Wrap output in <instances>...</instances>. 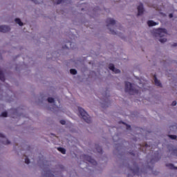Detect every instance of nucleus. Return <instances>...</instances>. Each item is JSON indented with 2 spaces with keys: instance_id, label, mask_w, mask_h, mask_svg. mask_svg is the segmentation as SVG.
I'll return each instance as SVG.
<instances>
[{
  "instance_id": "obj_15",
  "label": "nucleus",
  "mask_w": 177,
  "mask_h": 177,
  "mask_svg": "<svg viewBox=\"0 0 177 177\" xmlns=\"http://www.w3.org/2000/svg\"><path fill=\"white\" fill-rule=\"evenodd\" d=\"M166 167H167V168H169L170 169H177V167H175L172 163L166 164Z\"/></svg>"
},
{
  "instance_id": "obj_27",
  "label": "nucleus",
  "mask_w": 177,
  "mask_h": 177,
  "mask_svg": "<svg viewBox=\"0 0 177 177\" xmlns=\"http://www.w3.org/2000/svg\"><path fill=\"white\" fill-rule=\"evenodd\" d=\"M25 162H26V164H29L30 163V159L28 158H26L25 159Z\"/></svg>"
},
{
  "instance_id": "obj_2",
  "label": "nucleus",
  "mask_w": 177,
  "mask_h": 177,
  "mask_svg": "<svg viewBox=\"0 0 177 177\" xmlns=\"http://www.w3.org/2000/svg\"><path fill=\"white\" fill-rule=\"evenodd\" d=\"M78 111L80 115L85 121V122H87V124H91V122H92V119L91 118V116H89V115L88 114V113H86L85 109H82V107H79Z\"/></svg>"
},
{
  "instance_id": "obj_11",
  "label": "nucleus",
  "mask_w": 177,
  "mask_h": 177,
  "mask_svg": "<svg viewBox=\"0 0 177 177\" xmlns=\"http://www.w3.org/2000/svg\"><path fill=\"white\" fill-rule=\"evenodd\" d=\"M153 77H154L155 85H156V86H160V88H162V84H161V82H160V80H158V79H157V76L156 75H154Z\"/></svg>"
},
{
  "instance_id": "obj_14",
  "label": "nucleus",
  "mask_w": 177,
  "mask_h": 177,
  "mask_svg": "<svg viewBox=\"0 0 177 177\" xmlns=\"http://www.w3.org/2000/svg\"><path fill=\"white\" fill-rule=\"evenodd\" d=\"M147 24L149 27H154V26H157L158 24L153 20H149L147 21Z\"/></svg>"
},
{
  "instance_id": "obj_20",
  "label": "nucleus",
  "mask_w": 177,
  "mask_h": 177,
  "mask_svg": "<svg viewBox=\"0 0 177 177\" xmlns=\"http://www.w3.org/2000/svg\"><path fill=\"white\" fill-rule=\"evenodd\" d=\"M70 73L71 74H72L73 75H75L77 74V70L75 69H71L70 70Z\"/></svg>"
},
{
  "instance_id": "obj_34",
  "label": "nucleus",
  "mask_w": 177,
  "mask_h": 177,
  "mask_svg": "<svg viewBox=\"0 0 177 177\" xmlns=\"http://www.w3.org/2000/svg\"><path fill=\"white\" fill-rule=\"evenodd\" d=\"M169 17H170V18L174 17V15H173L172 14H169Z\"/></svg>"
},
{
  "instance_id": "obj_28",
  "label": "nucleus",
  "mask_w": 177,
  "mask_h": 177,
  "mask_svg": "<svg viewBox=\"0 0 177 177\" xmlns=\"http://www.w3.org/2000/svg\"><path fill=\"white\" fill-rule=\"evenodd\" d=\"M172 153H173L174 156H177V149H174Z\"/></svg>"
},
{
  "instance_id": "obj_5",
  "label": "nucleus",
  "mask_w": 177,
  "mask_h": 177,
  "mask_svg": "<svg viewBox=\"0 0 177 177\" xmlns=\"http://www.w3.org/2000/svg\"><path fill=\"white\" fill-rule=\"evenodd\" d=\"M130 171L133 176L137 175V176H139L140 175L143 174V171L140 172L139 167H138L136 164H133V168H131Z\"/></svg>"
},
{
  "instance_id": "obj_6",
  "label": "nucleus",
  "mask_w": 177,
  "mask_h": 177,
  "mask_svg": "<svg viewBox=\"0 0 177 177\" xmlns=\"http://www.w3.org/2000/svg\"><path fill=\"white\" fill-rule=\"evenodd\" d=\"M109 70H111V71L115 73V74H120V73H121V71L120 69L115 68L114 64H109Z\"/></svg>"
},
{
  "instance_id": "obj_3",
  "label": "nucleus",
  "mask_w": 177,
  "mask_h": 177,
  "mask_svg": "<svg viewBox=\"0 0 177 177\" xmlns=\"http://www.w3.org/2000/svg\"><path fill=\"white\" fill-rule=\"evenodd\" d=\"M168 33L167 32V29L165 28H159L158 30V34L156 37H158V41L159 42H161V44H164V42H167V38L164 37L165 35H167Z\"/></svg>"
},
{
  "instance_id": "obj_32",
  "label": "nucleus",
  "mask_w": 177,
  "mask_h": 177,
  "mask_svg": "<svg viewBox=\"0 0 177 177\" xmlns=\"http://www.w3.org/2000/svg\"><path fill=\"white\" fill-rule=\"evenodd\" d=\"M0 138H5V136L3 133H0Z\"/></svg>"
},
{
  "instance_id": "obj_4",
  "label": "nucleus",
  "mask_w": 177,
  "mask_h": 177,
  "mask_svg": "<svg viewBox=\"0 0 177 177\" xmlns=\"http://www.w3.org/2000/svg\"><path fill=\"white\" fill-rule=\"evenodd\" d=\"M82 158H84V161H88L91 165H93V167L97 165V162L95 160V159L92 158V157L88 156V155H83Z\"/></svg>"
},
{
  "instance_id": "obj_18",
  "label": "nucleus",
  "mask_w": 177,
  "mask_h": 177,
  "mask_svg": "<svg viewBox=\"0 0 177 177\" xmlns=\"http://www.w3.org/2000/svg\"><path fill=\"white\" fill-rule=\"evenodd\" d=\"M58 151H60L62 154H66V149L62 148V147H58L57 148Z\"/></svg>"
},
{
  "instance_id": "obj_19",
  "label": "nucleus",
  "mask_w": 177,
  "mask_h": 177,
  "mask_svg": "<svg viewBox=\"0 0 177 177\" xmlns=\"http://www.w3.org/2000/svg\"><path fill=\"white\" fill-rule=\"evenodd\" d=\"M15 21L17 24H19V26H23V22H21V20L19 18L15 19Z\"/></svg>"
},
{
  "instance_id": "obj_13",
  "label": "nucleus",
  "mask_w": 177,
  "mask_h": 177,
  "mask_svg": "<svg viewBox=\"0 0 177 177\" xmlns=\"http://www.w3.org/2000/svg\"><path fill=\"white\" fill-rule=\"evenodd\" d=\"M44 171L46 172V176L55 177V174H51L50 169H44Z\"/></svg>"
},
{
  "instance_id": "obj_12",
  "label": "nucleus",
  "mask_w": 177,
  "mask_h": 177,
  "mask_svg": "<svg viewBox=\"0 0 177 177\" xmlns=\"http://www.w3.org/2000/svg\"><path fill=\"white\" fill-rule=\"evenodd\" d=\"M95 150L100 154H103V149H102V147H100L99 145H95Z\"/></svg>"
},
{
  "instance_id": "obj_23",
  "label": "nucleus",
  "mask_w": 177,
  "mask_h": 177,
  "mask_svg": "<svg viewBox=\"0 0 177 177\" xmlns=\"http://www.w3.org/2000/svg\"><path fill=\"white\" fill-rule=\"evenodd\" d=\"M169 138H170V139L175 140L177 136L176 135H169Z\"/></svg>"
},
{
  "instance_id": "obj_1",
  "label": "nucleus",
  "mask_w": 177,
  "mask_h": 177,
  "mask_svg": "<svg viewBox=\"0 0 177 177\" xmlns=\"http://www.w3.org/2000/svg\"><path fill=\"white\" fill-rule=\"evenodd\" d=\"M124 91L130 95H136L139 93V90L135 88L129 82H125Z\"/></svg>"
},
{
  "instance_id": "obj_31",
  "label": "nucleus",
  "mask_w": 177,
  "mask_h": 177,
  "mask_svg": "<svg viewBox=\"0 0 177 177\" xmlns=\"http://www.w3.org/2000/svg\"><path fill=\"white\" fill-rule=\"evenodd\" d=\"M127 129H131V125L127 124Z\"/></svg>"
},
{
  "instance_id": "obj_22",
  "label": "nucleus",
  "mask_w": 177,
  "mask_h": 177,
  "mask_svg": "<svg viewBox=\"0 0 177 177\" xmlns=\"http://www.w3.org/2000/svg\"><path fill=\"white\" fill-rule=\"evenodd\" d=\"M109 30L110 31V34H112L113 35H115V34H117V32L114 30H112L110 28H109Z\"/></svg>"
},
{
  "instance_id": "obj_8",
  "label": "nucleus",
  "mask_w": 177,
  "mask_h": 177,
  "mask_svg": "<svg viewBox=\"0 0 177 177\" xmlns=\"http://www.w3.org/2000/svg\"><path fill=\"white\" fill-rule=\"evenodd\" d=\"M106 27H110V26H115V20L111 18L106 19Z\"/></svg>"
},
{
  "instance_id": "obj_17",
  "label": "nucleus",
  "mask_w": 177,
  "mask_h": 177,
  "mask_svg": "<svg viewBox=\"0 0 177 177\" xmlns=\"http://www.w3.org/2000/svg\"><path fill=\"white\" fill-rule=\"evenodd\" d=\"M50 110H51V111H57V110H59V106L56 104H53V107L50 108Z\"/></svg>"
},
{
  "instance_id": "obj_35",
  "label": "nucleus",
  "mask_w": 177,
  "mask_h": 177,
  "mask_svg": "<svg viewBox=\"0 0 177 177\" xmlns=\"http://www.w3.org/2000/svg\"><path fill=\"white\" fill-rule=\"evenodd\" d=\"M172 46H177V43H174Z\"/></svg>"
},
{
  "instance_id": "obj_21",
  "label": "nucleus",
  "mask_w": 177,
  "mask_h": 177,
  "mask_svg": "<svg viewBox=\"0 0 177 177\" xmlns=\"http://www.w3.org/2000/svg\"><path fill=\"white\" fill-rule=\"evenodd\" d=\"M48 103H55V99L53 97H48Z\"/></svg>"
},
{
  "instance_id": "obj_36",
  "label": "nucleus",
  "mask_w": 177,
  "mask_h": 177,
  "mask_svg": "<svg viewBox=\"0 0 177 177\" xmlns=\"http://www.w3.org/2000/svg\"><path fill=\"white\" fill-rule=\"evenodd\" d=\"M130 154H131L132 156H135V154L133 152H131Z\"/></svg>"
},
{
  "instance_id": "obj_30",
  "label": "nucleus",
  "mask_w": 177,
  "mask_h": 177,
  "mask_svg": "<svg viewBox=\"0 0 177 177\" xmlns=\"http://www.w3.org/2000/svg\"><path fill=\"white\" fill-rule=\"evenodd\" d=\"M176 104H177L176 101H173L171 103V106H176Z\"/></svg>"
},
{
  "instance_id": "obj_16",
  "label": "nucleus",
  "mask_w": 177,
  "mask_h": 177,
  "mask_svg": "<svg viewBox=\"0 0 177 177\" xmlns=\"http://www.w3.org/2000/svg\"><path fill=\"white\" fill-rule=\"evenodd\" d=\"M5 75H3V72H2V71H1L0 69V80L3 81V82H5Z\"/></svg>"
},
{
  "instance_id": "obj_33",
  "label": "nucleus",
  "mask_w": 177,
  "mask_h": 177,
  "mask_svg": "<svg viewBox=\"0 0 177 177\" xmlns=\"http://www.w3.org/2000/svg\"><path fill=\"white\" fill-rule=\"evenodd\" d=\"M68 44H70V46H71V48H73V43H71V42L68 41Z\"/></svg>"
},
{
  "instance_id": "obj_9",
  "label": "nucleus",
  "mask_w": 177,
  "mask_h": 177,
  "mask_svg": "<svg viewBox=\"0 0 177 177\" xmlns=\"http://www.w3.org/2000/svg\"><path fill=\"white\" fill-rule=\"evenodd\" d=\"M10 27L8 26H0V32H9Z\"/></svg>"
},
{
  "instance_id": "obj_25",
  "label": "nucleus",
  "mask_w": 177,
  "mask_h": 177,
  "mask_svg": "<svg viewBox=\"0 0 177 177\" xmlns=\"http://www.w3.org/2000/svg\"><path fill=\"white\" fill-rule=\"evenodd\" d=\"M3 145H10V141L6 139V142H3Z\"/></svg>"
},
{
  "instance_id": "obj_29",
  "label": "nucleus",
  "mask_w": 177,
  "mask_h": 177,
  "mask_svg": "<svg viewBox=\"0 0 177 177\" xmlns=\"http://www.w3.org/2000/svg\"><path fill=\"white\" fill-rule=\"evenodd\" d=\"M62 2H63V0H57V5H60V3H62Z\"/></svg>"
},
{
  "instance_id": "obj_37",
  "label": "nucleus",
  "mask_w": 177,
  "mask_h": 177,
  "mask_svg": "<svg viewBox=\"0 0 177 177\" xmlns=\"http://www.w3.org/2000/svg\"><path fill=\"white\" fill-rule=\"evenodd\" d=\"M127 177H131V174H128Z\"/></svg>"
},
{
  "instance_id": "obj_26",
  "label": "nucleus",
  "mask_w": 177,
  "mask_h": 177,
  "mask_svg": "<svg viewBox=\"0 0 177 177\" xmlns=\"http://www.w3.org/2000/svg\"><path fill=\"white\" fill-rule=\"evenodd\" d=\"M60 124H62V125H66V120H60Z\"/></svg>"
},
{
  "instance_id": "obj_24",
  "label": "nucleus",
  "mask_w": 177,
  "mask_h": 177,
  "mask_svg": "<svg viewBox=\"0 0 177 177\" xmlns=\"http://www.w3.org/2000/svg\"><path fill=\"white\" fill-rule=\"evenodd\" d=\"M1 117H8V112L4 111L1 113Z\"/></svg>"
},
{
  "instance_id": "obj_7",
  "label": "nucleus",
  "mask_w": 177,
  "mask_h": 177,
  "mask_svg": "<svg viewBox=\"0 0 177 177\" xmlns=\"http://www.w3.org/2000/svg\"><path fill=\"white\" fill-rule=\"evenodd\" d=\"M138 15L137 16H142V15H143V12H145V8H143V3H140L138 6Z\"/></svg>"
},
{
  "instance_id": "obj_10",
  "label": "nucleus",
  "mask_w": 177,
  "mask_h": 177,
  "mask_svg": "<svg viewBox=\"0 0 177 177\" xmlns=\"http://www.w3.org/2000/svg\"><path fill=\"white\" fill-rule=\"evenodd\" d=\"M110 106V101H109V98L105 97L104 103L102 104V108L106 109V107H109Z\"/></svg>"
}]
</instances>
